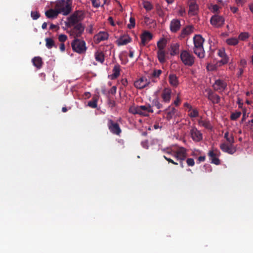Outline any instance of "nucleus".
<instances>
[{"instance_id":"obj_1","label":"nucleus","mask_w":253,"mask_h":253,"mask_svg":"<svg viewBox=\"0 0 253 253\" xmlns=\"http://www.w3.org/2000/svg\"><path fill=\"white\" fill-rule=\"evenodd\" d=\"M81 17H67L66 20H61V25L63 28L73 27L70 31V35L75 39L82 36L84 30V26L80 21Z\"/></svg>"},{"instance_id":"obj_2","label":"nucleus","mask_w":253,"mask_h":253,"mask_svg":"<svg viewBox=\"0 0 253 253\" xmlns=\"http://www.w3.org/2000/svg\"><path fill=\"white\" fill-rule=\"evenodd\" d=\"M72 10V0H57L54 2V8L50 9L45 13V16H57L60 14L69 15Z\"/></svg>"},{"instance_id":"obj_3","label":"nucleus","mask_w":253,"mask_h":253,"mask_svg":"<svg viewBox=\"0 0 253 253\" xmlns=\"http://www.w3.org/2000/svg\"><path fill=\"white\" fill-rule=\"evenodd\" d=\"M204 41L200 35H196L193 37V52L200 58L205 57V52L203 47Z\"/></svg>"},{"instance_id":"obj_4","label":"nucleus","mask_w":253,"mask_h":253,"mask_svg":"<svg viewBox=\"0 0 253 253\" xmlns=\"http://www.w3.org/2000/svg\"><path fill=\"white\" fill-rule=\"evenodd\" d=\"M129 112L133 114H139L144 116H148L149 113H153V110L149 104L145 105L131 106L129 109Z\"/></svg>"},{"instance_id":"obj_5","label":"nucleus","mask_w":253,"mask_h":253,"mask_svg":"<svg viewBox=\"0 0 253 253\" xmlns=\"http://www.w3.org/2000/svg\"><path fill=\"white\" fill-rule=\"evenodd\" d=\"M180 57L181 62L185 66L191 67L194 64L195 57L186 50L181 51Z\"/></svg>"},{"instance_id":"obj_6","label":"nucleus","mask_w":253,"mask_h":253,"mask_svg":"<svg viewBox=\"0 0 253 253\" xmlns=\"http://www.w3.org/2000/svg\"><path fill=\"white\" fill-rule=\"evenodd\" d=\"M71 45L74 51L80 54L84 53L86 50L85 42L78 39H75Z\"/></svg>"},{"instance_id":"obj_7","label":"nucleus","mask_w":253,"mask_h":253,"mask_svg":"<svg viewBox=\"0 0 253 253\" xmlns=\"http://www.w3.org/2000/svg\"><path fill=\"white\" fill-rule=\"evenodd\" d=\"M108 127L110 132L115 135L120 136L122 133V129L118 123L114 122L111 119H108Z\"/></svg>"},{"instance_id":"obj_8","label":"nucleus","mask_w":253,"mask_h":253,"mask_svg":"<svg viewBox=\"0 0 253 253\" xmlns=\"http://www.w3.org/2000/svg\"><path fill=\"white\" fill-rule=\"evenodd\" d=\"M227 85L225 81L218 79L215 80L214 83L212 84V87L215 91L221 93L226 89Z\"/></svg>"},{"instance_id":"obj_9","label":"nucleus","mask_w":253,"mask_h":253,"mask_svg":"<svg viewBox=\"0 0 253 253\" xmlns=\"http://www.w3.org/2000/svg\"><path fill=\"white\" fill-rule=\"evenodd\" d=\"M220 149L224 152L232 155L236 151V147L234 145V143H223L220 145Z\"/></svg>"},{"instance_id":"obj_10","label":"nucleus","mask_w":253,"mask_h":253,"mask_svg":"<svg viewBox=\"0 0 253 253\" xmlns=\"http://www.w3.org/2000/svg\"><path fill=\"white\" fill-rule=\"evenodd\" d=\"M190 134L193 140L195 142H200L203 139V134L196 127H192L190 130Z\"/></svg>"},{"instance_id":"obj_11","label":"nucleus","mask_w":253,"mask_h":253,"mask_svg":"<svg viewBox=\"0 0 253 253\" xmlns=\"http://www.w3.org/2000/svg\"><path fill=\"white\" fill-rule=\"evenodd\" d=\"M108 34L106 32H99L96 34L93 38L95 43H99L101 42L104 41L108 39Z\"/></svg>"},{"instance_id":"obj_12","label":"nucleus","mask_w":253,"mask_h":253,"mask_svg":"<svg viewBox=\"0 0 253 253\" xmlns=\"http://www.w3.org/2000/svg\"><path fill=\"white\" fill-rule=\"evenodd\" d=\"M224 21V17H211L210 19L211 24L216 28L222 26Z\"/></svg>"},{"instance_id":"obj_13","label":"nucleus","mask_w":253,"mask_h":253,"mask_svg":"<svg viewBox=\"0 0 253 253\" xmlns=\"http://www.w3.org/2000/svg\"><path fill=\"white\" fill-rule=\"evenodd\" d=\"M207 97L213 104H218L220 101V97L211 89L208 90Z\"/></svg>"},{"instance_id":"obj_14","label":"nucleus","mask_w":253,"mask_h":253,"mask_svg":"<svg viewBox=\"0 0 253 253\" xmlns=\"http://www.w3.org/2000/svg\"><path fill=\"white\" fill-rule=\"evenodd\" d=\"M188 4H189L188 14L189 15L197 14L198 6V5L196 3L195 0H189V1L188 2Z\"/></svg>"},{"instance_id":"obj_15","label":"nucleus","mask_w":253,"mask_h":253,"mask_svg":"<svg viewBox=\"0 0 253 253\" xmlns=\"http://www.w3.org/2000/svg\"><path fill=\"white\" fill-rule=\"evenodd\" d=\"M152 34L149 32H144L140 36L141 41V44L143 46L145 45L147 43L152 40Z\"/></svg>"},{"instance_id":"obj_16","label":"nucleus","mask_w":253,"mask_h":253,"mask_svg":"<svg viewBox=\"0 0 253 253\" xmlns=\"http://www.w3.org/2000/svg\"><path fill=\"white\" fill-rule=\"evenodd\" d=\"M171 90L169 88H165L162 91L161 97L163 102L169 103L171 99Z\"/></svg>"},{"instance_id":"obj_17","label":"nucleus","mask_w":253,"mask_h":253,"mask_svg":"<svg viewBox=\"0 0 253 253\" xmlns=\"http://www.w3.org/2000/svg\"><path fill=\"white\" fill-rule=\"evenodd\" d=\"M176 155H178L177 156L178 160H180V161L185 160L187 157V150L183 147H180L176 150Z\"/></svg>"},{"instance_id":"obj_18","label":"nucleus","mask_w":253,"mask_h":253,"mask_svg":"<svg viewBox=\"0 0 253 253\" xmlns=\"http://www.w3.org/2000/svg\"><path fill=\"white\" fill-rule=\"evenodd\" d=\"M180 26V21L178 19H174L170 22V29L172 32L175 33L179 30Z\"/></svg>"},{"instance_id":"obj_19","label":"nucleus","mask_w":253,"mask_h":253,"mask_svg":"<svg viewBox=\"0 0 253 253\" xmlns=\"http://www.w3.org/2000/svg\"><path fill=\"white\" fill-rule=\"evenodd\" d=\"M169 84L174 87H176L179 84L178 78L175 74H169Z\"/></svg>"},{"instance_id":"obj_20","label":"nucleus","mask_w":253,"mask_h":253,"mask_svg":"<svg viewBox=\"0 0 253 253\" xmlns=\"http://www.w3.org/2000/svg\"><path fill=\"white\" fill-rule=\"evenodd\" d=\"M216 155L217 154L213 151H210L208 153V156L210 157L211 163L216 165H219L220 163V160L216 157Z\"/></svg>"},{"instance_id":"obj_21","label":"nucleus","mask_w":253,"mask_h":253,"mask_svg":"<svg viewBox=\"0 0 253 253\" xmlns=\"http://www.w3.org/2000/svg\"><path fill=\"white\" fill-rule=\"evenodd\" d=\"M179 44L178 43H174L170 44V54L171 56L177 55L179 52Z\"/></svg>"},{"instance_id":"obj_22","label":"nucleus","mask_w":253,"mask_h":253,"mask_svg":"<svg viewBox=\"0 0 253 253\" xmlns=\"http://www.w3.org/2000/svg\"><path fill=\"white\" fill-rule=\"evenodd\" d=\"M176 109L172 106H169L166 110V118L168 120H170L175 115Z\"/></svg>"},{"instance_id":"obj_23","label":"nucleus","mask_w":253,"mask_h":253,"mask_svg":"<svg viewBox=\"0 0 253 253\" xmlns=\"http://www.w3.org/2000/svg\"><path fill=\"white\" fill-rule=\"evenodd\" d=\"M32 63L37 69H41L43 65V62L41 57L39 56L35 57L32 60Z\"/></svg>"},{"instance_id":"obj_24","label":"nucleus","mask_w":253,"mask_h":253,"mask_svg":"<svg viewBox=\"0 0 253 253\" xmlns=\"http://www.w3.org/2000/svg\"><path fill=\"white\" fill-rule=\"evenodd\" d=\"M131 41V38L127 36H123L120 38L117 41L119 45H126Z\"/></svg>"},{"instance_id":"obj_25","label":"nucleus","mask_w":253,"mask_h":253,"mask_svg":"<svg viewBox=\"0 0 253 253\" xmlns=\"http://www.w3.org/2000/svg\"><path fill=\"white\" fill-rule=\"evenodd\" d=\"M157 58L160 63L163 64L166 61V52L165 50H158L157 52Z\"/></svg>"},{"instance_id":"obj_26","label":"nucleus","mask_w":253,"mask_h":253,"mask_svg":"<svg viewBox=\"0 0 253 253\" xmlns=\"http://www.w3.org/2000/svg\"><path fill=\"white\" fill-rule=\"evenodd\" d=\"M193 27L191 26H188L184 28L181 32L180 37L184 38L186 36L190 35L193 31Z\"/></svg>"},{"instance_id":"obj_27","label":"nucleus","mask_w":253,"mask_h":253,"mask_svg":"<svg viewBox=\"0 0 253 253\" xmlns=\"http://www.w3.org/2000/svg\"><path fill=\"white\" fill-rule=\"evenodd\" d=\"M146 81H145L143 78H140L134 82V86L139 89L144 88L147 85Z\"/></svg>"},{"instance_id":"obj_28","label":"nucleus","mask_w":253,"mask_h":253,"mask_svg":"<svg viewBox=\"0 0 253 253\" xmlns=\"http://www.w3.org/2000/svg\"><path fill=\"white\" fill-rule=\"evenodd\" d=\"M198 124L199 125L208 129H211L212 128V126L209 120H203L200 119L198 121Z\"/></svg>"},{"instance_id":"obj_29","label":"nucleus","mask_w":253,"mask_h":253,"mask_svg":"<svg viewBox=\"0 0 253 253\" xmlns=\"http://www.w3.org/2000/svg\"><path fill=\"white\" fill-rule=\"evenodd\" d=\"M45 46L48 49H51L53 47L56 48L54 41L50 38H47L45 39Z\"/></svg>"},{"instance_id":"obj_30","label":"nucleus","mask_w":253,"mask_h":253,"mask_svg":"<svg viewBox=\"0 0 253 253\" xmlns=\"http://www.w3.org/2000/svg\"><path fill=\"white\" fill-rule=\"evenodd\" d=\"M120 74V66L119 64H116L113 69V78H118Z\"/></svg>"},{"instance_id":"obj_31","label":"nucleus","mask_w":253,"mask_h":253,"mask_svg":"<svg viewBox=\"0 0 253 253\" xmlns=\"http://www.w3.org/2000/svg\"><path fill=\"white\" fill-rule=\"evenodd\" d=\"M167 44V41L165 39H162L157 42L158 50H165Z\"/></svg>"},{"instance_id":"obj_32","label":"nucleus","mask_w":253,"mask_h":253,"mask_svg":"<svg viewBox=\"0 0 253 253\" xmlns=\"http://www.w3.org/2000/svg\"><path fill=\"white\" fill-rule=\"evenodd\" d=\"M92 5L96 7L103 6L106 3L107 0H91Z\"/></svg>"},{"instance_id":"obj_33","label":"nucleus","mask_w":253,"mask_h":253,"mask_svg":"<svg viewBox=\"0 0 253 253\" xmlns=\"http://www.w3.org/2000/svg\"><path fill=\"white\" fill-rule=\"evenodd\" d=\"M226 42L227 44L230 45H236L239 43L238 39L236 38H232L228 39L226 40Z\"/></svg>"},{"instance_id":"obj_34","label":"nucleus","mask_w":253,"mask_h":253,"mask_svg":"<svg viewBox=\"0 0 253 253\" xmlns=\"http://www.w3.org/2000/svg\"><path fill=\"white\" fill-rule=\"evenodd\" d=\"M224 137L229 143H234V138L232 134L229 135V132L227 131L224 134Z\"/></svg>"},{"instance_id":"obj_35","label":"nucleus","mask_w":253,"mask_h":253,"mask_svg":"<svg viewBox=\"0 0 253 253\" xmlns=\"http://www.w3.org/2000/svg\"><path fill=\"white\" fill-rule=\"evenodd\" d=\"M95 58L96 61L102 63L104 60V55L102 52H96L95 54Z\"/></svg>"},{"instance_id":"obj_36","label":"nucleus","mask_w":253,"mask_h":253,"mask_svg":"<svg viewBox=\"0 0 253 253\" xmlns=\"http://www.w3.org/2000/svg\"><path fill=\"white\" fill-rule=\"evenodd\" d=\"M143 7L147 10L150 11L152 9L153 6L152 4L149 1L144 0L142 3Z\"/></svg>"},{"instance_id":"obj_37","label":"nucleus","mask_w":253,"mask_h":253,"mask_svg":"<svg viewBox=\"0 0 253 253\" xmlns=\"http://www.w3.org/2000/svg\"><path fill=\"white\" fill-rule=\"evenodd\" d=\"M162 73V71L161 70L155 69L153 71V72L151 74L150 77L151 78H159L160 75Z\"/></svg>"},{"instance_id":"obj_38","label":"nucleus","mask_w":253,"mask_h":253,"mask_svg":"<svg viewBox=\"0 0 253 253\" xmlns=\"http://www.w3.org/2000/svg\"><path fill=\"white\" fill-rule=\"evenodd\" d=\"M249 34L248 32H242L238 36V40L245 41L249 37Z\"/></svg>"},{"instance_id":"obj_39","label":"nucleus","mask_w":253,"mask_h":253,"mask_svg":"<svg viewBox=\"0 0 253 253\" xmlns=\"http://www.w3.org/2000/svg\"><path fill=\"white\" fill-rule=\"evenodd\" d=\"M135 26V19L134 17H130L129 23L127 24V27L128 29H131Z\"/></svg>"},{"instance_id":"obj_40","label":"nucleus","mask_w":253,"mask_h":253,"mask_svg":"<svg viewBox=\"0 0 253 253\" xmlns=\"http://www.w3.org/2000/svg\"><path fill=\"white\" fill-rule=\"evenodd\" d=\"M153 106H155L157 109H159L163 108V105L159 100L157 99H154L152 101Z\"/></svg>"},{"instance_id":"obj_41","label":"nucleus","mask_w":253,"mask_h":253,"mask_svg":"<svg viewBox=\"0 0 253 253\" xmlns=\"http://www.w3.org/2000/svg\"><path fill=\"white\" fill-rule=\"evenodd\" d=\"M87 105L92 108H96L97 106V100L95 98H93L92 100L88 102Z\"/></svg>"},{"instance_id":"obj_42","label":"nucleus","mask_w":253,"mask_h":253,"mask_svg":"<svg viewBox=\"0 0 253 253\" xmlns=\"http://www.w3.org/2000/svg\"><path fill=\"white\" fill-rule=\"evenodd\" d=\"M189 112V116L191 118H195L197 117L199 115L198 111L197 109H191V111H190Z\"/></svg>"},{"instance_id":"obj_43","label":"nucleus","mask_w":253,"mask_h":253,"mask_svg":"<svg viewBox=\"0 0 253 253\" xmlns=\"http://www.w3.org/2000/svg\"><path fill=\"white\" fill-rule=\"evenodd\" d=\"M241 115V112H236L235 113H232L231 115L230 119L232 120H236L240 117Z\"/></svg>"},{"instance_id":"obj_44","label":"nucleus","mask_w":253,"mask_h":253,"mask_svg":"<svg viewBox=\"0 0 253 253\" xmlns=\"http://www.w3.org/2000/svg\"><path fill=\"white\" fill-rule=\"evenodd\" d=\"M209 8L210 9V10L212 11V12L213 13H216L217 12L218 10V9H219V7L218 5H216V4H211L209 6Z\"/></svg>"},{"instance_id":"obj_45","label":"nucleus","mask_w":253,"mask_h":253,"mask_svg":"<svg viewBox=\"0 0 253 253\" xmlns=\"http://www.w3.org/2000/svg\"><path fill=\"white\" fill-rule=\"evenodd\" d=\"M186 163L188 166L193 167L195 165V162L192 158H188L186 160Z\"/></svg>"},{"instance_id":"obj_46","label":"nucleus","mask_w":253,"mask_h":253,"mask_svg":"<svg viewBox=\"0 0 253 253\" xmlns=\"http://www.w3.org/2000/svg\"><path fill=\"white\" fill-rule=\"evenodd\" d=\"M218 55L221 58H223L227 56L225 50L223 49H220L218 50Z\"/></svg>"},{"instance_id":"obj_47","label":"nucleus","mask_w":253,"mask_h":253,"mask_svg":"<svg viewBox=\"0 0 253 253\" xmlns=\"http://www.w3.org/2000/svg\"><path fill=\"white\" fill-rule=\"evenodd\" d=\"M67 39V37L66 35L64 34H61L59 35L58 37V40L60 42H64L66 41Z\"/></svg>"},{"instance_id":"obj_48","label":"nucleus","mask_w":253,"mask_h":253,"mask_svg":"<svg viewBox=\"0 0 253 253\" xmlns=\"http://www.w3.org/2000/svg\"><path fill=\"white\" fill-rule=\"evenodd\" d=\"M163 151L167 154L171 155V156L172 155H173V151H175L174 150H173L169 148H167L166 149H164Z\"/></svg>"},{"instance_id":"obj_49","label":"nucleus","mask_w":253,"mask_h":253,"mask_svg":"<svg viewBox=\"0 0 253 253\" xmlns=\"http://www.w3.org/2000/svg\"><path fill=\"white\" fill-rule=\"evenodd\" d=\"M201 154V152L200 150L195 149L194 151H192L191 155L193 157H197Z\"/></svg>"},{"instance_id":"obj_50","label":"nucleus","mask_w":253,"mask_h":253,"mask_svg":"<svg viewBox=\"0 0 253 253\" xmlns=\"http://www.w3.org/2000/svg\"><path fill=\"white\" fill-rule=\"evenodd\" d=\"M164 158L165 160H166L167 161H168L169 163H172L173 164V165H178V163H176V162H175L173 160H172L170 158H169L168 157H167L166 156H164Z\"/></svg>"},{"instance_id":"obj_51","label":"nucleus","mask_w":253,"mask_h":253,"mask_svg":"<svg viewBox=\"0 0 253 253\" xmlns=\"http://www.w3.org/2000/svg\"><path fill=\"white\" fill-rule=\"evenodd\" d=\"M244 73V69L242 68H239V71L237 73V76L238 78H241Z\"/></svg>"},{"instance_id":"obj_52","label":"nucleus","mask_w":253,"mask_h":253,"mask_svg":"<svg viewBox=\"0 0 253 253\" xmlns=\"http://www.w3.org/2000/svg\"><path fill=\"white\" fill-rule=\"evenodd\" d=\"M117 87L116 86H113L109 91V93L112 94H115L116 93Z\"/></svg>"},{"instance_id":"obj_53","label":"nucleus","mask_w":253,"mask_h":253,"mask_svg":"<svg viewBox=\"0 0 253 253\" xmlns=\"http://www.w3.org/2000/svg\"><path fill=\"white\" fill-rule=\"evenodd\" d=\"M238 5H243L246 1V0H235Z\"/></svg>"},{"instance_id":"obj_54","label":"nucleus","mask_w":253,"mask_h":253,"mask_svg":"<svg viewBox=\"0 0 253 253\" xmlns=\"http://www.w3.org/2000/svg\"><path fill=\"white\" fill-rule=\"evenodd\" d=\"M93 31V25L92 24H90L88 26V27L87 28L86 31L89 34H92Z\"/></svg>"},{"instance_id":"obj_55","label":"nucleus","mask_w":253,"mask_h":253,"mask_svg":"<svg viewBox=\"0 0 253 253\" xmlns=\"http://www.w3.org/2000/svg\"><path fill=\"white\" fill-rule=\"evenodd\" d=\"M228 62V58L227 56L222 58V59L221 60V62L223 64H225L227 63Z\"/></svg>"},{"instance_id":"obj_56","label":"nucleus","mask_w":253,"mask_h":253,"mask_svg":"<svg viewBox=\"0 0 253 253\" xmlns=\"http://www.w3.org/2000/svg\"><path fill=\"white\" fill-rule=\"evenodd\" d=\"M184 106L189 109L188 112H190V111H191V109H192V106L187 102L184 104Z\"/></svg>"},{"instance_id":"obj_57","label":"nucleus","mask_w":253,"mask_h":253,"mask_svg":"<svg viewBox=\"0 0 253 253\" xmlns=\"http://www.w3.org/2000/svg\"><path fill=\"white\" fill-rule=\"evenodd\" d=\"M205 159H206L205 156H201L198 158V160L199 163H200L201 162H204L205 161Z\"/></svg>"},{"instance_id":"obj_58","label":"nucleus","mask_w":253,"mask_h":253,"mask_svg":"<svg viewBox=\"0 0 253 253\" xmlns=\"http://www.w3.org/2000/svg\"><path fill=\"white\" fill-rule=\"evenodd\" d=\"M230 9L233 14H235L237 12L238 10V8L237 7L233 6L230 7Z\"/></svg>"},{"instance_id":"obj_59","label":"nucleus","mask_w":253,"mask_h":253,"mask_svg":"<svg viewBox=\"0 0 253 253\" xmlns=\"http://www.w3.org/2000/svg\"><path fill=\"white\" fill-rule=\"evenodd\" d=\"M180 101V99L179 98V97L178 96L176 100H174V102H173V104L175 105V106H178L179 104V102Z\"/></svg>"},{"instance_id":"obj_60","label":"nucleus","mask_w":253,"mask_h":253,"mask_svg":"<svg viewBox=\"0 0 253 253\" xmlns=\"http://www.w3.org/2000/svg\"><path fill=\"white\" fill-rule=\"evenodd\" d=\"M240 64L243 67H245L247 64V62L245 60H241L240 62Z\"/></svg>"},{"instance_id":"obj_61","label":"nucleus","mask_w":253,"mask_h":253,"mask_svg":"<svg viewBox=\"0 0 253 253\" xmlns=\"http://www.w3.org/2000/svg\"><path fill=\"white\" fill-rule=\"evenodd\" d=\"M108 21L111 25L115 26V23L113 21L112 17H109Z\"/></svg>"},{"instance_id":"obj_62","label":"nucleus","mask_w":253,"mask_h":253,"mask_svg":"<svg viewBox=\"0 0 253 253\" xmlns=\"http://www.w3.org/2000/svg\"><path fill=\"white\" fill-rule=\"evenodd\" d=\"M237 104H238L239 108L242 107L243 103V102H242V101L240 98H238V99Z\"/></svg>"},{"instance_id":"obj_63","label":"nucleus","mask_w":253,"mask_h":253,"mask_svg":"<svg viewBox=\"0 0 253 253\" xmlns=\"http://www.w3.org/2000/svg\"><path fill=\"white\" fill-rule=\"evenodd\" d=\"M60 49L61 51H64L65 50V46L64 43H61L60 45Z\"/></svg>"},{"instance_id":"obj_64","label":"nucleus","mask_w":253,"mask_h":253,"mask_svg":"<svg viewBox=\"0 0 253 253\" xmlns=\"http://www.w3.org/2000/svg\"><path fill=\"white\" fill-rule=\"evenodd\" d=\"M249 8L251 12L253 13V2L251 3H250L249 5Z\"/></svg>"}]
</instances>
